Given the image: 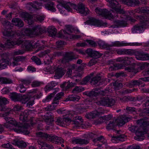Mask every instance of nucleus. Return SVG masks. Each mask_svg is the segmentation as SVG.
<instances>
[{
  "label": "nucleus",
  "mask_w": 149,
  "mask_h": 149,
  "mask_svg": "<svg viewBox=\"0 0 149 149\" xmlns=\"http://www.w3.org/2000/svg\"><path fill=\"white\" fill-rule=\"evenodd\" d=\"M58 4L57 5V8L60 13H64L63 8L68 12H72V9L76 10L77 12H79L84 15L86 16L89 13L88 9L85 7L84 5L82 3H79L77 7L75 4L69 2H67L63 0H58L57 1Z\"/></svg>",
  "instance_id": "1"
},
{
  "label": "nucleus",
  "mask_w": 149,
  "mask_h": 149,
  "mask_svg": "<svg viewBox=\"0 0 149 149\" xmlns=\"http://www.w3.org/2000/svg\"><path fill=\"white\" fill-rule=\"evenodd\" d=\"M139 115L143 116L145 119L142 118L137 121V123L140 127L135 133L136 136L134 139L136 140L141 141L144 139V135L147 132V127L149 125V121L146 120L149 118V112H141Z\"/></svg>",
  "instance_id": "2"
},
{
  "label": "nucleus",
  "mask_w": 149,
  "mask_h": 149,
  "mask_svg": "<svg viewBox=\"0 0 149 149\" xmlns=\"http://www.w3.org/2000/svg\"><path fill=\"white\" fill-rule=\"evenodd\" d=\"M9 114V112H4V113L2 114L3 116L5 117V119L7 122L5 125V126L7 128L12 129L11 127L14 126V127H13V129L17 133L24 132L25 131V130L28 128L29 125L28 124L26 126H25L18 123L15 119L11 118L10 117H6L8 116Z\"/></svg>",
  "instance_id": "3"
},
{
  "label": "nucleus",
  "mask_w": 149,
  "mask_h": 149,
  "mask_svg": "<svg viewBox=\"0 0 149 149\" xmlns=\"http://www.w3.org/2000/svg\"><path fill=\"white\" fill-rule=\"evenodd\" d=\"M21 43H22L21 47L24 49L28 50L32 47V44L29 41H24L22 39H18L15 42L12 40H8L4 45L0 44V49H2L4 48H10L15 45H19Z\"/></svg>",
  "instance_id": "4"
},
{
  "label": "nucleus",
  "mask_w": 149,
  "mask_h": 149,
  "mask_svg": "<svg viewBox=\"0 0 149 149\" xmlns=\"http://www.w3.org/2000/svg\"><path fill=\"white\" fill-rule=\"evenodd\" d=\"M136 18L139 20L141 24L134 26L132 29V32L133 33L143 32L146 28V22L149 21V17H147L145 15H138L136 16Z\"/></svg>",
  "instance_id": "5"
},
{
  "label": "nucleus",
  "mask_w": 149,
  "mask_h": 149,
  "mask_svg": "<svg viewBox=\"0 0 149 149\" xmlns=\"http://www.w3.org/2000/svg\"><path fill=\"white\" fill-rule=\"evenodd\" d=\"M20 17L24 18L26 22L29 25L32 24L33 23L34 19L36 21L40 22H41L44 19L43 17L42 16L37 15L33 17L29 13L25 12L22 13L20 14Z\"/></svg>",
  "instance_id": "6"
},
{
  "label": "nucleus",
  "mask_w": 149,
  "mask_h": 149,
  "mask_svg": "<svg viewBox=\"0 0 149 149\" xmlns=\"http://www.w3.org/2000/svg\"><path fill=\"white\" fill-rule=\"evenodd\" d=\"M95 10L96 13L99 15H101L106 18L110 19H113L115 17H118V16L117 15L114 16L110 11H109L106 9H102L97 8L95 9Z\"/></svg>",
  "instance_id": "7"
},
{
  "label": "nucleus",
  "mask_w": 149,
  "mask_h": 149,
  "mask_svg": "<svg viewBox=\"0 0 149 149\" xmlns=\"http://www.w3.org/2000/svg\"><path fill=\"white\" fill-rule=\"evenodd\" d=\"M89 25L95 26H105L107 24L106 22H103L102 21L95 19L94 18L91 17L88 20L84 23Z\"/></svg>",
  "instance_id": "8"
},
{
  "label": "nucleus",
  "mask_w": 149,
  "mask_h": 149,
  "mask_svg": "<svg viewBox=\"0 0 149 149\" xmlns=\"http://www.w3.org/2000/svg\"><path fill=\"white\" fill-rule=\"evenodd\" d=\"M99 102L102 105L112 106L114 104L115 100L111 97H103L99 101Z\"/></svg>",
  "instance_id": "9"
},
{
  "label": "nucleus",
  "mask_w": 149,
  "mask_h": 149,
  "mask_svg": "<svg viewBox=\"0 0 149 149\" xmlns=\"http://www.w3.org/2000/svg\"><path fill=\"white\" fill-rule=\"evenodd\" d=\"M130 118L124 116H122L118 117L114 121L116 125L121 126L125 124V123L130 121Z\"/></svg>",
  "instance_id": "10"
},
{
  "label": "nucleus",
  "mask_w": 149,
  "mask_h": 149,
  "mask_svg": "<svg viewBox=\"0 0 149 149\" xmlns=\"http://www.w3.org/2000/svg\"><path fill=\"white\" fill-rule=\"evenodd\" d=\"M76 58L74 53L72 52H67L63 56V58L61 60L62 63L64 64Z\"/></svg>",
  "instance_id": "11"
},
{
  "label": "nucleus",
  "mask_w": 149,
  "mask_h": 149,
  "mask_svg": "<svg viewBox=\"0 0 149 149\" xmlns=\"http://www.w3.org/2000/svg\"><path fill=\"white\" fill-rule=\"evenodd\" d=\"M3 34L5 36L4 38H11L15 37L16 36H19L21 35V33L19 31L16 32L12 30L9 31L5 30L3 32Z\"/></svg>",
  "instance_id": "12"
},
{
  "label": "nucleus",
  "mask_w": 149,
  "mask_h": 149,
  "mask_svg": "<svg viewBox=\"0 0 149 149\" xmlns=\"http://www.w3.org/2000/svg\"><path fill=\"white\" fill-rule=\"evenodd\" d=\"M109 6L110 7L115 10L116 12V15H118V13L121 14L123 13L124 12L123 10L121 9L120 5L116 0L110 4Z\"/></svg>",
  "instance_id": "13"
},
{
  "label": "nucleus",
  "mask_w": 149,
  "mask_h": 149,
  "mask_svg": "<svg viewBox=\"0 0 149 149\" xmlns=\"http://www.w3.org/2000/svg\"><path fill=\"white\" fill-rule=\"evenodd\" d=\"M8 101L4 97L0 98V111L10 112V108H6L5 105L8 103Z\"/></svg>",
  "instance_id": "14"
},
{
  "label": "nucleus",
  "mask_w": 149,
  "mask_h": 149,
  "mask_svg": "<svg viewBox=\"0 0 149 149\" xmlns=\"http://www.w3.org/2000/svg\"><path fill=\"white\" fill-rule=\"evenodd\" d=\"M32 29L33 35L35 36L42 34L45 32L44 29L38 25L33 27Z\"/></svg>",
  "instance_id": "15"
},
{
  "label": "nucleus",
  "mask_w": 149,
  "mask_h": 149,
  "mask_svg": "<svg viewBox=\"0 0 149 149\" xmlns=\"http://www.w3.org/2000/svg\"><path fill=\"white\" fill-rule=\"evenodd\" d=\"M48 138V140L55 144H61L64 142V140L62 138L55 135H50Z\"/></svg>",
  "instance_id": "16"
},
{
  "label": "nucleus",
  "mask_w": 149,
  "mask_h": 149,
  "mask_svg": "<svg viewBox=\"0 0 149 149\" xmlns=\"http://www.w3.org/2000/svg\"><path fill=\"white\" fill-rule=\"evenodd\" d=\"M42 3L38 1H34L32 2H30L27 4L26 7L29 10H30V6L32 7L36 10L40 9L42 8Z\"/></svg>",
  "instance_id": "17"
},
{
  "label": "nucleus",
  "mask_w": 149,
  "mask_h": 149,
  "mask_svg": "<svg viewBox=\"0 0 149 149\" xmlns=\"http://www.w3.org/2000/svg\"><path fill=\"white\" fill-rule=\"evenodd\" d=\"M28 112H21L20 114L19 119L21 120L23 122H28L31 125H33L35 124L34 123H33V118H31V120H28Z\"/></svg>",
  "instance_id": "18"
},
{
  "label": "nucleus",
  "mask_w": 149,
  "mask_h": 149,
  "mask_svg": "<svg viewBox=\"0 0 149 149\" xmlns=\"http://www.w3.org/2000/svg\"><path fill=\"white\" fill-rule=\"evenodd\" d=\"M132 58L130 57H125L124 58H118L116 59V61L120 62L124 65H128L131 63Z\"/></svg>",
  "instance_id": "19"
},
{
  "label": "nucleus",
  "mask_w": 149,
  "mask_h": 149,
  "mask_svg": "<svg viewBox=\"0 0 149 149\" xmlns=\"http://www.w3.org/2000/svg\"><path fill=\"white\" fill-rule=\"evenodd\" d=\"M140 79L138 80H132L125 83L124 84L126 86L130 88L139 85L141 83Z\"/></svg>",
  "instance_id": "20"
},
{
  "label": "nucleus",
  "mask_w": 149,
  "mask_h": 149,
  "mask_svg": "<svg viewBox=\"0 0 149 149\" xmlns=\"http://www.w3.org/2000/svg\"><path fill=\"white\" fill-rule=\"evenodd\" d=\"M65 70L61 68H58L55 71V79H58L61 77L65 73Z\"/></svg>",
  "instance_id": "21"
},
{
  "label": "nucleus",
  "mask_w": 149,
  "mask_h": 149,
  "mask_svg": "<svg viewBox=\"0 0 149 149\" xmlns=\"http://www.w3.org/2000/svg\"><path fill=\"white\" fill-rule=\"evenodd\" d=\"M25 59V57L23 56H17L16 57H14L13 58V61L11 62L12 65L13 66H17L19 65L18 62L24 61Z\"/></svg>",
  "instance_id": "22"
},
{
  "label": "nucleus",
  "mask_w": 149,
  "mask_h": 149,
  "mask_svg": "<svg viewBox=\"0 0 149 149\" xmlns=\"http://www.w3.org/2000/svg\"><path fill=\"white\" fill-rule=\"evenodd\" d=\"M105 94V91H102L100 92H95V90H92L91 91L89 92H86V95L87 96L92 97H96L99 94L104 95Z\"/></svg>",
  "instance_id": "23"
},
{
  "label": "nucleus",
  "mask_w": 149,
  "mask_h": 149,
  "mask_svg": "<svg viewBox=\"0 0 149 149\" xmlns=\"http://www.w3.org/2000/svg\"><path fill=\"white\" fill-rule=\"evenodd\" d=\"M140 69V67L136 65H135L134 66H129L125 68V70H127L129 72H133L134 74L137 73Z\"/></svg>",
  "instance_id": "24"
},
{
  "label": "nucleus",
  "mask_w": 149,
  "mask_h": 149,
  "mask_svg": "<svg viewBox=\"0 0 149 149\" xmlns=\"http://www.w3.org/2000/svg\"><path fill=\"white\" fill-rule=\"evenodd\" d=\"M12 143L13 145L22 148H25L27 146L26 143L23 141L18 140L17 139L13 140Z\"/></svg>",
  "instance_id": "25"
},
{
  "label": "nucleus",
  "mask_w": 149,
  "mask_h": 149,
  "mask_svg": "<svg viewBox=\"0 0 149 149\" xmlns=\"http://www.w3.org/2000/svg\"><path fill=\"white\" fill-rule=\"evenodd\" d=\"M73 143L79 144H87L89 143V141L87 139H80L74 138L72 140Z\"/></svg>",
  "instance_id": "26"
},
{
  "label": "nucleus",
  "mask_w": 149,
  "mask_h": 149,
  "mask_svg": "<svg viewBox=\"0 0 149 149\" xmlns=\"http://www.w3.org/2000/svg\"><path fill=\"white\" fill-rule=\"evenodd\" d=\"M7 65H12L10 60H0V69H3L6 68Z\"/></svg>",
  "instance_id": "27"
},
{
  "label": "nucleus",
  "mask_w": 149,
  "mask_h": 149,
  "mask_svg": "<svg viewBox=\"0 0 149 149\" xmlns=\"http://www.w3.org/2000/svg\"><path fill=\"white\" fill-rule=\"evenodd\" d=\"M122 3L130 6H134L138 4L139 2L138 0H123Z\"/></svg>",
  "instance_id": "28"
},
{
  "label": "nucleus",
  "mask_w": 149,
  "mask_h": 149,
  "mask_svg": "<svg viewBox=\"0 0 149 149\" xmlns=\"http://www.w3.org/2000/svg\"><path fill=\"white\" fill-rule=\"evenodd\" d=\"M75 84L72 82L70 83L69 81L68 82H65L60 86L63 90H67L70 88L74 87Z\"/></svg>",
  "instance_id": "29"
},
{
  "label": "nucleus",
  "mask_w": 149,
  "mask_h": 149,
  "mask_svg": "<svg viewBox=\"0 0 149 149\" xmlns=\"http://www.w3.org/2000/svg\"><path fill=\"white\" fill-rule=\"evenodd\" d=\"M102 112H87L85 115L88 119H92L98 117Z\"/></svg>",
  "instance_id": "30"
},
{
  "label": "nucleus",
  "mask_w": 149,
  "mask_h": 149,
  "mask_svg": "<svg viewBox=\"0 0 149 149\" xmlns=\"http://www.w3.org/2000/svg\"><path fill=\"white\" fill-rule=\"evenodd\" d=\"M128 17H127L125 20H117L115 22V24L117 28L125 27L127 25V23L126 20H128Z\"/></svg>",
  "instance_id": "31"
},
{
  "label": "nucleus",
  "mask_w": 149,
  "mask_h": 149,
  "mask_svg": "<svg viewBox=\"0 0 149 149\" xmlns=\"http://www.w3.org/2000/svg\"><path fill=\"white\" fill-rule=\"evenodd\" d=\"M51 112H48L45 115V122L48 125H50L53 122L54 120L53 117L51 114H49L48 113Z\"/></svg>",
  "instance_id": "32"
},
{
  "label": "nucleus",
  "mask_w": 149,
  "mask_h": 149,
  "mask_svg": "<svg viewBox=\"0 0 149 149\" xmlns=\"http://www.w3.org/2000/svg\"><path fill=\"white\" fill-rule=\"evenodd\" d=\"M12 22L14 25L19 27H22L24 25L23 22L19 18H13Z\"/></svg>",
  "instance_id": "33"
},
{
  "label": "nucleus",
  "mask_w": 149,
  "mask_h": 149,
  "mask_svg": "<svg viewBox=\"0 0 149 149\" xmlns=\"http://www.w3.org/2000/svg\"><path fill=\"white\" fill-rule=\"evenodd\" d=\"M100 74H96L94 77L92 78L91 83L93 85H96L99 82H100L101 77Z\"/></svg>",
  "instance_id": "34"
},
{
  "label": "nucleus",
  "mask_w": 149,
  "mask_h": 149,
  "mask_svg": "<svg viewBox=\"0 0 149 149\" xmlns=\"http://www.w3.org/2000/svg\"><path fill=\"white\" fill-rule=\"evenodd\" d=\"M45 7L46 9L53 12H54L56 10V9L54 8V3L52 1H49L45 4Z\"/></svg>",
  "instance_id": "35"
},
{
  "label": "nucleus",
  "mask_w": 149,
  "mask_h": 149,
  "mask_svg": "<svg viewBox=\"0 0 149 149\" xmlns=\"http://www.w3.org/2000/svg\"><path fill=\"white\" fill-rule=\"evenodd\" d=\"M45 42V41H41L40 42L39 41H38L36 43L35 45H33L34 47H38L39 49L36 50V52H38L39 49H42L45 47V46L43 44H44Z\"/></svg>",
  "instance_id": "36"
},
{
  "label": "nucleus",
  "mask_w": 149,
  "mask_h": 149,
  "mask_svg": "<svg viewBox=\"0 0 149 149\" xmlns=\"http://www.w3.org/2000/svg\"><path fill=\"white\" fill-rule=\"evenodd\" d=\"M63 95L64 93L62 92L57 94L54 98L52 104H58L59 103V100L63 96Z\"/></svg>",
  "instance_id": "37"
},
{
  "label": "nucleus",
  "mask_w": 149,
  "mask_h": 149,
  "mask_svg": "<svg viewBox=\"0 0 149 149\" xmlns=\"http://www.w3.org/2000/svg\"><path fill=\"white\" fill-rule=\"evenodd\" d=\"M0 21L6 29H11V23L6 20L4 18H1Z\"/></svg>",
  "instance_id": "38"
},
{
  "label": "nucleus",
  "mask_w": 149,
  "mask_h": 149,
  "mask_svg": "<svg viewBox=\"0 0 149 149\" xmlns=\"http://www.w3.org/2000/svg\"><path fill=\"white\" fill-rule=\"evenodd\" d=\"M10 97L11 99L14 102L19 101L21 98V96L19 94L14 93L11 94Z\"/></svg>",
  "instance_id": "39"
},
{
  "label": "nucleus",
  "mask_w": 149,
  "mask_h": 149,
  "mask_svg": "<svg viewBox=\"0 0 149 149\" xmlns=\"http://www.w3.org/2000/svg\"><path fill=\"white\" fill-rule=\"evenodd\" d=\"M47 31L49 34V35L52 37L55 36L57 33L56 29L53 26L49 27Z\"/></svg>",
  "instance_id": "40"
},
{
  "label": "nucleus",
  "mask_w": 149,
  "mask_h": 149,
  "mask_svg": "<svg viewBox=\"0 0 149 149\" xmlns=\"http://www.w3.org/2000/svg\"><path fill=\"white\" fill-rule=\"evenodd\" d=\"M36 136L37 137L42 138L43 139H46L48 140V138L49 137L50 135L41 132H37L36 133Z\"/></svg>",
  "instance_id": "41"
},
{
  "label": "nucleus",
  "mask_w": 149,
  "mask_h": 149,
  "mask_svg": "<svg viewBox=\"0 0 149 149\" xmlns=\"http://www.w3.org/2000/svg\"><path fill=\"white\" fill-rule=\"evenodd\" d=\"M116 125V124L115 123L114 120H113L112 121L109 122L106 126V129L108 130H114Z\"/></svg>",
  "instance_id": "42"
},
{
  "label": "nucleus",
  "mask_w": 149,
  "mask_h": 149,
  "mask_svg": "<svg viewBox=\"0 0 149 149\" xmlns=\"http://www.w3.org/2000/svg\"><path fill=\"white\" fill-rule=\"evenodd\" d=\"M127 43H124L123 42L116 41L112 42L109 46L110 47L113 46L121 47L123 46H127Z\"/></svg>",
  "instance_id": "43"
},
{
  "label": "nucleus",
  "mask_w": 149,
  "mask_h": 149,
  "mask_svg": "<svg viewBox=\"0 0 149 149\" xmlns=\"http://www.w3.org/2000/svg\"><path fill=\"white\" fill-rule=\"evenodd\" d=\"M117 53L118 54H130L132 53L131 51L129 49H119L117 51Z\"/></svg>",
  "instance_id": "44"
},
{
  "label": "nucleus",
  "mask_w": 149,
  "mask_h": 149,
  "mask_svg": "<svg viewBox=\"0 0 149 149\" xmlns=\"http://www.w3.org/2000/svg\"><path fill=\"white\" fill-rule=\"evenodd\" d=\"M42 149H49V148H53V147L51 145H49L44 142H40L39 143Z\"/></svg>",
  "instance_id": "45"
},
{
  "label": "nucleus",
  "mask_w": 149,
  "mask_h": 149,
  "mask_svg": "<svg viewBox=\"0 0 149 149\" xmlns=\"http://www.w3.org/2000/svg\"><path fill=\"white\" fill-rule=\"evenodd\" d=\"M68 116V118H63L64 125H69L71 121V118L73 116V115L71 113H69Z\"/></svg>",
  "instance_id": "46"
},
{
  "label": "nucleus",
  "mask_w": 149,
  "mask_h": 149,
  "mask_svg": "<svg viewBox=\"0 0 149 149\" xmlns=\"http://www.w3.org/2000/svg\"><path fill=\"white\" fill-rule=\"evenodd\" d=\"M47 58H45L44 60V63L45 65H48L52 62V60L53 59V56L52 55L49 56V55H47Z\"/></svg>",
  "instance_id": "47"
},
{
  "label": "nucleus",
  "mask_w": 149,
  "mask_h": 149,
  "mask_svg": "<svg viewBox=\"0 0 149 149\" xmlns=\"http://www.w3.org/2000/svg\"><path fill=\"white\" fill-rule=\"evenodd\" d=\"M98 44L100 47L102 48H106L107 49H109L110 47V45H108L102 40L99 41Z\"/></svg>",
  "instance_id": "48"
},
{
  "label": "nucleus",
  "mask_w": 149,
  "mask_h": 149,
  "mask_svg": "<svg viewBox=\"0 0 149 149\" xmlns=\"http://www.w3.org/2000/svg\"><path fill=\"white\" fill-rule=\"evenodd\" d=\"M123 66L120 64L118 63L114 64L110 67L109 69L110 70H114L117 69H121L123 68Z\"/></svg>",
  "instance_id": "49"
},
{
  "label": "nucleus",
  "mask_w": 149,
  "mask_h": 149,
  "mask_svg": "<svg viewBox=\"0 0 149 149\" xmlns=\"http://www.w3.org/2000/svg\"><path fill=\"white\" fill-rule=\"evenodd\" d=\"M136 11L140 13H143L145 14H149V8L146 7L141 8L140 9H137Z\"/></svg>",
  "instance_id": "50"
},
{
  "label": "nucleus",
  "mask_w": 149,
  "mask_h": 149,
  "mask_svg": "<svg viewBox=\"0 0 149 149\" xmlns=\"http://www.w3.org/2000/svg\"><path fill=\"white\" fill-rule=\"evenodd\" d=\"M143 107H146L143 109H139L138 111L139 112L142 111L143 112H145L144 110H146L147 111L149 110V98L148 99L146 102L143 105Z\"/></svg>",
  "instance_id": "51"
},
{
  "label": "nucleus",
  "mask_w": 149,
  "mask_h": 149,
  "mask_svg": "<svg viewBox=\"0 0 149 149\" xmlns=\"http://www.w3.org/2000/svg\"><path fill=\"white\" fill-rule=\"evenodd\" d=\"M33 47V45H32V47L28 50H29L30 49H31ZM23 49H18V50H16L14 51L13 54V55H21L23 54L24 53V50H26V49H24L23 48H22Z\"/></svg>",
  "instance_id": "52"
},
{
  "label": "nucleus",
  "mask_w": 149,
  "mask_h": 149,
  "mask_svg": "<svg viewBox=\"0 0 149 149\" xmlns=\"http://www.w3.org/2000/svg\"><path fill=\"white\" fill-rule=\"evenodd\" d=\"M84 88L80 86H76L72 90V92L74 93H76L83 91Z\"/></svg>",
  "instance_id": "53"
},
{
  "label": "nucleus",
  "mask_w": 149,
  "mask_h": 149,
  "mask_svg": "<svg viewBox=\"0 0 149 149\" xmlns=\"http://www.w3.org/2000/svg\"><path fill=\"white\" fill-rule=\"evenodd\" d=\"M0 81L4 84H10L12 82V80L10 79L4 77H1Z\"/></svg>",
  "instance_id": "54"
},
{
  "label": "nucleus",
  "mask_w": 149,
  "mask_h": 149,
  "mask_svg": "<svg viewBox=\"0 0 149 149\" xmlns=\"http://www.w3.org/2000/svg\"><path fill=\"white\" fill-rule=\"evenodd\" d=\"M57 91H55L53 93H51L50 95L47 96L45 99L43 100V102H48L51 100L52 97H53L54 95L56 93Z\"/></svg>",
  "instance_id": "55"
},
{
  "label": "nucleus",
  "mask_w": 149,
  "mask_h": 149,
  "mask_svg": "<svg viewBox=\"0 0 149 149\" xmlns=\"http://www.w3.org/2000/svg\"><path fill=\"white\" fill-rule=\"evenodd\" d=\"M69 98H70V101H78L80 99L79 96L75 95H69Z\"/></svg>",
  "instance_id": "56"
},
{
  "label": "nucleus",
  "mask_w": 149,
  "mask_h": 149,
  "mask_svg": "<svg viewBox=\"0 0 149 149\" xmlns=\"http://www.w3.org/2000/svg\"><path fill=\"white\" fill-rule=\"evenodd\" d=\"M102 55V54L99 52L95 51H94L91 57L96 59L100 57Z\"/></svg>",
  "instance_id": "57"
},
{
  "label": "nucleus",
  "mask_w": 149,
  "mask_h": 149,
  "mask_svg": "<svg viewBox=\"0 0 149 149\" xmlns=\"http://www.w3.org/2000/svg\"><path fill=\"white\" fill-rule=\"evenodd\" d=\"M136 58L138 60H145V54L139 53L136 56Z\"/></svg>",
  "instance_id": "58"
},
{
  "label": "nucleus",
  "mask_w": 149,
  "mask_h": 149,
  "mask_svg": "<svg viewBox=\"0 0 149 149\" xmlns=\"http://www.w3.org/2000/svg\"><path fill=\"white\" fill-rule=\"evenodd\" d=\"M98 141L102 143L103 144H105L106 140L104 139L102 136L97 137L96 139L93 140L94 142Z\"/></svg>",
  "instance_id": "59"
},
{
  "label": "nucleus",
  "mask_w": 149,
  "mask_h": 149,
  "mask_svg": "<svg viewBox=\"0 0 149 149\" xmlns=\"http://www.w3.org/2000/svg\"><path fill=\"white\" fill-rule=\"evenodd\" d=\"M124 110L125 111L130 112H136L137 111L136 109L134 107H130L127 106L125 109L124 108Z\"/></svg>",
  "instance_id": "60"
},
{
  "label": "nucleus",
  "mask_w": 149,
  "mask_h": 149,
  "mask_svg": "<svg viewBox=\"0 0 149 149\" xmlns=\"http://www.w3.org/2000/svg\"><path fill=\"white\" fill-rule=\"evenodd\" d=\"M121 100V101L122 102L123 100L125 101H131L134 102L136 100V98L135 97H132L130 96H128L127 97H124Z\"/></svg>",
  "instance_id": "61"
},
{
  "label": "nucleus",
  "mask_w": 149,
  "mask_h": 149,
  "mask_svg": "<svg viewBox=\"0 0 149 149\" xmlns=\"http://www.w3.org/2000/svg\"><path fill=\"white\" fill-rule=\"evenodd\" d=\"M91 79L90 77L87 76L84 77L81 81L80 83L81 85L86 84Z\"/></svg>",
  "instance_id": "62"
},
{
  "label": "nucleus",
  "mask_w": 149,
  "mask_h": 149,
  "mask_svg": "<svg viewBox=\"0 0 149 149\" xmlns=\"http://www.w3.org/2000/svg\"><path fill=\"white\" fill-rule=\"evenodd\" d=\"M24 34L26 36L33 35L32 29H26L24 31Z\"/></svg>",
  "instance_id": "63"
},
{
  "label": "nucleus",
  "mask_w": 149,
  "mask_h": 149,
  "mask_svg": "<svg viewBox=\"0 0 149 149\" xmlns=\"http://www.w3.org/2000/svg\"><path fill=\"white\" fill-rule=\"evenodd\" d=\"M31 59L38 65H40L41 64V62L40 59L36 56L32 57L31 58Z\"/></svg>",
  "instance_id": "64"
}]
</instances>
